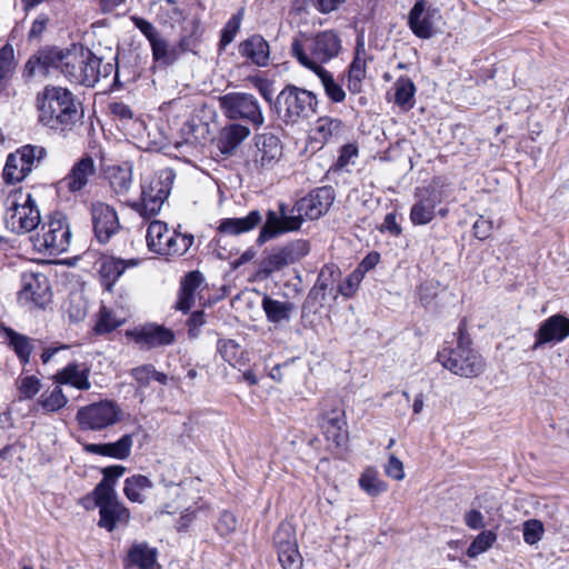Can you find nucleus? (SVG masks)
<instances>
[{
  "instance_id": "obj_1",
  "label": "nucleus",
  "mask_w": 569,
  "mask_h": 569,
  "mask_svg": "<svg viewBox=\"0 0 569 569\" xmlns=\"http://www.w3.org/2000/svg\"><path fill=\"white\" fill-rule=\"evenodd\" d=\"M290 50L302 67L317 72L326 70L322 66L340 54L342 40L335 30L299 32L292 39Z\"/></svg>"
},
{
  "instance_id": "obj_2",
  "label": "nucleus",
  "mask_w": 569,
  "mask_h": 569,
  "mask_svg": "<svg viewBox=\"0 0 569 569\" xmlns=\"http://www.w3.org/2000/svg\"><path fill=\"white\" fill-rule=\"evenodd\" d=\"M78 109L74 94L61 86H46L38 94V123L64 132L76 124Z\"/></svg>"
},
{
  "instance_id": "obj_3",
  "label": "nucleus",
  "mask_w": 569,
  "mask_h": 569,
  "mask_svg": "<svg viewBox=\"0 0 569 569\" xmlns=\"http://www.w3.org/2000/svg\"><path fill=\"white\" fill-rule=\"evenodd\" d=\"M174 180L171 170H162L141 183V196L130 207L142 218L150 219L157 216L168 199Z\"/></svg>"
},
{
  "instance_id": "obj_4",
  "label": "nucleus",
  "mask_w": 569,
  "mask_h": 569,
  "mask_svg": "<svg viewBox=\"0 0 569 569\" xmlns=\"http://www.w3.org/2000/svg\"><path fill=\"white\" fill-rule=\"evenodd\" d=\"M147 246L150 251L167 256L181 257L186 254L193 244L194 237L191 233H181L170 230L168 224L160 220L149 223L146 234Z\"/></svg>"
},
{
  "instance_id": "obj_5",
  "label": "nucleus",
  "mask_w": 569,
  "mask_h": 569,
  "mask_svg": "<svg viewBox=\"0 0 569 569\" xmlns=\"http://www.w3.org/2000/svg\"><path fill=\"white\" fill-rule=\"evenodd\" d=\"M317 97L296 86L284 87L276 99L279 117L287 123H297L316 112Z\"/></svg>"
},
{
  "instance_id": "obj_6",
  "label": "nucleus",
  "mask_w": 569,
  "mask_h": 569,
  "mask_svg": "<svg viewBox=\"0 0 569 569\" xmlns=\"http://www.w3.org/2000/svg\"><path fill=\"white\" fill-rule=\"evenodd\" d=\"M67 60L64 76L71 81L86 87H93L101 76V59L82 46L72 44Z\"/></svg>"
},
{
  "instance_id": "obj_7",
  "label": "nucleus",
  "mask_w": 569,
  "mask_h": 569,
  "mask_svg": "<svg viewBox=\"0 0 569 569\" xmlns=\"http://www.w3.org/2000/svg\"><path fill=\"white\" fill-rule=\"evenodd\" d=\"M438 360L446 369L463 378L478 377L486 368V362L481 355L462 340L453 349L439 351Z\"/></svg>"
},
{
  "instance_id": "obj_8",
  "label": "nucleus",
  "mask_w": 569,
  "mask_h": 569,
  "mask_svg": "<svg viewBox=\"0 0 569 569\" xmlns=\"http://www.w3.org/2000/svg\"><path fill=\"white\" fill-rule=\"evenodd\" d=\"M219 106L223 114L231 120H243L259 128L264 117L257 98L246 92H230L219 97Z\"/></svg>"
},
{
  "instance_id": "obj_9",
  "label": "nucleus",
  "mask_w": 569,
  "mask_h": 569,
  "mask_svg": "<svg viewBox=\"0 0 569 569\" xmlns=\"http://www.w3.org/2000/svg\"><path fill=\"white\" fill-rule=\"evenodd\" d=\"M120 407L111 400H101L77 412V420L82 430L99 431L117 423L121 418Z\"/></svg>"
},
{
  "instance_id": "obj_10",
  "label": "nucleus",
  "mask_w": 569,
  "mask_h": 569,
  "mask_svg": "<svg viewBox=\"0 0 569 569\" xmlns=\"http://www.w3.org/2000/svg\"><path fill=\"white\" fill-rule=\"evenodd\" d=\"M42 243L40 251L57 256L69 249L71 230L64 214L58 212L48 218L42 228Z\"/></svg>"
},
{
  "instance_id": "obj_11",
  "label": "nucleus",
  "mask_w": 569,
  "mask_h": 569,
  "mask_svg": "<svg viewBox=\"0 0 569 569\" xmlns=\"http://www.w3.org/2000/svg\"><path fill=\"white\" fill-rule=\"evenodd\" d=\"M273 545L278 560L283 569H300L302 556L298 550L295 527L289 522H281L273 536Z\"/></svg>"
},
{
  "instance_id": "obj_12",
  "label": "nucleus",
  "mask_w": 569,
  "mask_h": 569,
  "mask_svg": "<svg viewBox=\"0 0 569 569\" xmlns=\"http://www.w3.org/2000/svg\"><path fill=\"white\" fill-rule=\"evenodd\" d=\"M442 16L439 9L427 6L425 0H418L408 14V24L420 39H429L440 31Z\"/></svg>"
},
{
  "instance_id": "obj_13",
  "label": "nucleus",
  "mask_w": 569,
  "mask_h": 569,
  "mask_svg": "<svg viewBox=\"0 0 569 569\" xmlns=\"http://www.w3.org/2000/svg\"><path fill=\"white\" fill-rule=\"evenodd\" d=\"M335 201V191L331 187L318 188L296 202L292 213L299 218L300 224L305 219H318L323 216Z\"/></svg>"
},
{
  "instance_id": "obj_14",
  "label": "nucleus",
  "mask_w": 569,
  "mask_h": 569,
  "mask_svg": "<svg viewBox=\"0 0 569 569\" xmlns=\"http://www.w3.org/2000/svg\"><path fill=\"white\" fill-rule=\"evenodd\" d=\"M310 247L306 240H296L270 253L261 263V271L270 276L284 267L296 263L309 253Z\"/></svg>"
},
{
  "instance_id": "obj_15",
  "label": "nucleus",
  "mask_w": 569,
  "mask_h": 569,
  "mask_svg": "<svg viewBox=\"0 0 569 569\" xmlns=\"http://www.w3.org/2000/svg\"><path fill=\"white\" fill-rule=\"evenodd\" d=\"M416 201L410 210V220L415 226L430 223L435 218V209L442 201V192L435 186L417 188Z\"/></svg>"
},
{
  "instance_id": "obj_16",
  "label": "nucleus",
  "mask_w": 569,
  "mask_h": 569,
  "mask_svg": "<svg viewBox=\"0 0 569 569\" xmlns=\"http://www.w3.org/2000/svg\"><path fill=\"white\" fill-rule=\"evenodd\" d=\"M256 151L252 167L258 172L271 170L282 156V144L278 137L262 133L254 137Z\"/></svg>"
},
{
  "instance_id": "obj_17",
  "label": "nucleus",
  "mask_w": 569,
  "mask_h": 569,
  "mask_svg": "<svg viewBox=\"0 0 569 569\" xmlns=\"http://www.w3.org/2000/svg\"><path fill=\"white\" fill-rule=\"evenodd\" d=\"M90 211L93 231L98 241L101 243L108 242L120 228L117 211L102 201L92 202Z\"/></svg>"
},
{
  "instance_id": "obj_18",
  "label": "nucleus",
  "mask_w": 569,
  "mask_h": 569,
  "mask_svg": "<svg viewBox=\"0 0 569 569\" xmlns=\"http://www.w3.org/2000/svg\"><path fill=\"white\" fill-rule=\"evenodd\" d=\"M34 158V147L31 144L10 153L3 169L4 181L14 183L23 180L31 172Z\"/></svg>"
},
{
  "instance_id": "obj_19",
  "label": "nucleus",
  "mask_w": 569,
  "mask_h": 569,
  "mask_svg": "<svg viewBox=\"0 0 569 569\" xmlns=\"http://www.w3.org/2000/svg\"><path fill=\"white\" fill-rule=\"evenodd\" d=\"M300 228L299 218L295 213L288 214L287 206L279 204V212L269 211L267 220L260 231L259 240L266 241L281 232L295 231Z\"/></svg>"
},
{
  "instance_id": "obj_20",
  "label": "nucleus",
  "mask_w": 569,
  "mask_h": 569,
  "mask_svg": "<svg viewBox=\"0 0 569 569\" xmlns=\"http://www.w3.org/2000/svg\"><path fill=\"white\" fill-rule=\"evenodd\" d=\"M127 335L131 337L137 345L148 349L169 346L174 341L173 331L158 325H147L128 331Z\"/></svg>"
},
{
  "instance_id": "obj_21",
  "label": "nucleus",
  "mask_w": 569,
  "mask_h": 569,
  "mask_svg": "<svg viewBox=\"0 0 569 569\" xmlns=\"http://www.w3.org/2000/svg\"><path fill=\"white\" fill-rule=\"evenodd\" d=\"M569 337V318L553 315L546 319L536 332L533 349L549 342H561Z\"/></svg>"
},
{
  "instance_id": "obj_22",
  "label": "nucleus",
  "mask_w": 569,
  "mask_h": 569,
  "mask_svg": "<svg viewBox=\"0 0 569 569\" xmlns=\"http://www.w3.org/2000/svg\"><path fill=\"white\" fill-rule=\"evenodd\" d=\"M69 53V48L43 47L38 51V74L44 77H58L64 74V58Z\"/></svg>"
},
{
  "instance_id": "obj_23",
  "label": "nucleus",
  "mask_w": 569,
  "mask_h": 569,
  "mask_svg": "<svg viewBox=\"0 0 569 569\" xmlns=\"http://www.w3.org/2000/svg\"><path fill=\"white\" fill-rule=\"evenodd\" d=\"M139 264L138 259L123 260L116 257H102L99 262V277L103 288L111 292L114 283L128 268Z\"/></svg>"
},
{
  "instance_id": "obj_24",
  "label": "nucleus",
  "mask_w": 569,
  "mask_h": 569,
  "mask_svg": "<svg viewBox=\"0 0 569 569\" xmlns=\"http://www.w3.org/2000/svg\"><path fill=\"white\" fill-rule=\"evenodd\" d=\"M34 201L31 193H28L22 204L13 202L10 210L12 211L8 223L17 233H29L36 229V217H32Z\"/></svg>"
},
{
  "instance_id": "obj_25",
  "label": "nucleus",
  "mask_w": 569,
  "mask_h": 569,
  "mask_svg": "<svg viewBox=\"0 0 569 569\" xmlns=\"http://www.w3.org/2000/svg\"><path fill=\"white\" fill-rule=\"evenodd\" d=\"M239 54L257 67H267L270 61V47L262 36L253 34L239 43Z\"/></svg>"
},
{
  "instance_id": "obj_26",
  "label": "nucleus",
  "mask_w": 569,
  "mask_h": 569,
  "mask_svg": "<svg viewBox=\"0 0 569 569\" xmlns=\"http://www.w3.org/2000/svg\"><path fill=\"white\" fill-rule=\"evenodd\" d=\"M98 526L111 532L118 527L127 526L130 521V510L120 501L101 506L99 508Z\"/></svg>"
},
{
  "instance_id": "obj_27",
  "label": "nucleus",
  "mask_w": 569,
  "mask_h": 569,
  "mask_svg": "<svg viewBox=\"0 0 569 569\" xmlns=\"http://www.w3.org/2000/svg\"><path fill=\"white\" fill-rule=\"evenodd\" d=\"M133 438L131 435H123L116 442L87 443L83 449L88 453L110 457L118 460L127 459L131 453Z\"/></svg>"
},
{
  "instance_id": "obj_28",
  "label": "nucleus",
  "mask_w": 569,
  "mask_h": 569,
  "mask_svg": "<svg viewBox=\"0 0 569 569\" xmlns=\"http://www.w3.org/2000/svg\"><path fill=\"white\" fill-rule=\"evenodd\" d=\"M0 338L16 353L21 365L26 366L30 362L33 350L31 338L3 325H0Z\"/></svg>"
},
{
  "instance_id": "obj_29",
  "label": "nucleus",
  "mask_w": 569,
  "mask_h": 569,
  "mask_svg": "<svg viewBox=\"0 0 569 569\" xmlns=\"http://www.w3.org/2000/svg\"><path fill=\"white\" fill-rule=\"evenodd\" d=\"M320 427L328 440L340 446L346 440V421L339 408H332L322 415Z\"/></svg>"
},
{
  "instance_id": "obj_30",
  "label": "nucleus",
  "mask_w": 569,
  "mask_h": 569,
  "mask_svg": "<svg viewBox=\"0 0 569 569\" xmlns=\"http://www.w3.org/2000/svg\"><path fill=\"white\" fill-rule=\"evenodd\" d=\"M249 134L250 130L248 127L231 123L221 129L217 140V147L222 154L230 156Z\"/></svg>"
},
{
  "instance_id": "obj_31",
  "label": "nucleus",
  "mask_w": 569,
  "mask_h": 569,
  "mask_svg": "<svg viewBox=\"0 0 569 569\" xmlns=\"http://www.w3.org/2000/svg\"><path fill=\"white\" fill-rule=\"evenodd\" d=\"M203 276L199 271L189 272L182 280L180 287L177 309L188 312L196 301L197 293L203 284Z\"/></svg>"
},
{
  "instance_id": "obj_32",
  "label": "nucleus",
  "mask_w": 569,
  "mask_h": 569,
  "mask_svg": "<svg viewBox=\"0 0 569 569\" xmlns=\"http://www.w3.org/2000/svg\"><path fill=\"white\" fill-rule=\"evenodd\" d=\"M89 375L88 366L73 362L58 371L54 377L59 383L70 385L79 390H89L91 388Z\"/></svg>"
},
{
  "instance_id": "obj_33",
  "label": "nucleus",
  "mask_w": 569,
  "mask_h": 569,
  "mask_svg": "<svg viewBox=\"0 0 569 569\" xmlns=\"http://www.w3.org/2000/svg\"><path fill=\"white\" fill-rule=\"evenodd\" d=\"M106 179L110 188L117 196H124L129 192L132 186V167L124 166H109L104 170Z\"/></svg>"
},
{
  "instance_id": "obj_34",
  "label": "nucleus",
  "mask_w": 569,
  "mask_h": 569,
  "mask_svg": "<svg viewBox=\"0 0 569 569\" xmlns=\"http://www.w3.org/2000/svg\"><path fill=\"white\" fill-rule=\"evenodd\" d=\"M157 556V549L147 542H134L128 551V561L139 569H160Z\"/></svg>"
},
{
  "instance_id": "obj_35",
  "label": "nucleus",
  "mask_w": 569,
  "mask_h": 569,
  "mask_svg": "<svg viewBox=\"0 0 569 569\" xmlns=\"http://www.w3.org/2000/svg\"><path fill=\"white\" fill-rule=\"evenodd\" d=\"M186 41L182 39L178 46H170L162 37L157 38L150 43L154 61L164 66L172 64L187 50Z\"/></svg>"
},
{
  "instance_id": "obj_36",
  "label": "nucleus",
  "mask_w": 569,
  "mask_h": 569,
  "mask_svg": "<svg viewBox=\"0 0 569 569\" xmlns=\"http://www.w3.org/2000/svg\"><path fill=\"white\" fill-rule=\"evenodd\" d=\"M261 222V214L258 210H253L243 218L224 219L219 224V232L226 234H240L254 229Z\"/></svg>"
},
{
  "instance_id": "obj_37",
  "label": "nucleus",
  "mask_w": 569,
  "mask_h": 569,
  "mask_svg": "<svg viewBox=\"0 0 569 569\" xmlns=\"http://www.w3.org/2000/svg\"><path fill=\"white\" fill-rule=\"evenodd\" d=\"M261 307L266 313L267 320L272 323L288 321L292 310L295 309L292 302L280 301L267 295L262 299Z\"/></svg>"
},
{
  "instance_id": "obj_38",
  "label": "nucleus",
  "mask_w": 569,
  "mask_h": 569,
  "mask_svg": "<svg viewBox=\"0 0 569 569\" xmlns=\"http://www.w3.org/2000/svg\"><path fill=\"white\" fill-rule=\"evenodd\" d=\"M152 481L143 475H133L124 480L123 493L126 498L134 503L146 502L144 491L152 489Z\"/></svg>"
},
{
  "instance_id": "obj_39",
  "label": "nucleus",
  "mask_w": 569,
  "mask_h": 569,
  "mask_svg": "<svg viewBox=\"0 0 569 569\" xmlns=\"http://www.w3.org/2000/svg\"><path fill=\"white\" fill-rule=\"evenodd\" d=\"M342 131V121L331 117L319 118L313 128L315 139L322 142H327L331 138L339 137Z\"/></svg>"
},
{
  "instance_id": "obj_40",
  "label": "nucleus",
  "mask_w": 569,
  "mask_h": 569,
  "mask_svg": "<svg viewBox=\"0 0 569 569\" xmlns=\"http://www.w3.org/2000/svg\"><path fill=\"white\" fill-rule=\"evenodd\" d=\"M416 86L407 77H400L395 83V102L403 110H409L415 104Z\"/></svg>"
},
{
  "instance_id": "obj_41",
  "label": "nucleus",
  "mask_w": 569,
  "mask_h": 569,
  "mask_svg": "<svg viewBox=\"0 0 569 569\" xmlns=\"http://www.w3.org/2000/svg\"><path fill=\"white\" fill-rule=\"evenodd\" d=\"M367 74V63L366 59L360 57L358 53L353 58L351 64L349 66L348 70V82L347 87L348 90L357 94L361 92L362 89V81L366 78Z\"/></svg>"
},
{
  "instance_id": "obj_42",
  "label": "nucleus",
  "mask_w": 569,
  "mask_h": 569,
  "mask_svg": "<svg viewBox=\"0 0 569 569\" xmlns=\"http://www.w3.org/2000/svg\"><path fill=\"white\" fill-rule=\"evenodd\" d=\"M341 272L338 267L333 264L325 266L318 276L316 284L311 290V295H320L325 299L326 291L331 289L336 281L340 279Z\"/></svg>"
},
{
  "instance_id": "obj_43",
  "label": "nucleus",
  "mask_w": 569,
  "mask_h": 569,
  "mask_svg": "<svg viewBox=\"0 0 569 569\" xmlns=\"http://www.w3.org/2000/svg\"><path fill=\"white\" fill-rule=\"evenodd\" d=\"M359 487L369 496L378 497L387 491V483L379 478L378 471L367 468L359 478Z\"/></svg>"
},
{
  "instance_id": "obj_44",
  "label": "nucleus",
  "mask_w": 569,
  "mask_h": 569,
  "mask_svg": "<svg viewBox=\"0 0 569 569\" xmlns=\"http://www.w3.org/2000/svg\"><path fill=\"white\" fill-rule=\"evenodd\" d=\"M94 174V160L90 156H84L73 164L64 180H74L76 182H83L87 184Z\"/></svg>"
},
{
  "instance_id": "obj_45",
  "label": "nucleus",
  "mask_w": 569,
  "mask_h": 569,
  "mask_svg": "<svg viewBox=\"0 0 569 569\" xmlns=\"http://www.w3.org/2000/svg\"><path fill=\"white\" fill-rule=\"evenodd\" d=\"M218 350L221 357L232 367H240L246 363L244 351L233 340H220Z\"/></svg>"
},
{
  "instance_id": "obj_46",
  "label": "nucleus",
  "mask_w": 569,
  "mask_h": 569,
  "mask_svg": "<svg viewBox=\"0 0 569 569\" xmlns=\"http://www.w3.org/2000/svg\"><path fill=\"white\" fill-rule=\"evenodd\" d=\"M123 323L124 318L118 317L112 310L103 306L99 311L94 330L97 333H108Z\"/></svg>"
},
{
  "instance_id": "obj_47",
  "label": "nucleus",
  "mask_w": 569,
  "mask_h": 569,
  "mask_svg": "<svg viewBox=\"0 0 569 569\" xmlns=\"http://www.w3.org/2000/svg\"><path fill=\"white\" fill-rule=\"evenodd\" d=\"M325 88V91L329 99L333 102H342L346 98V92L342 87L336 82L332 74L327 70H320L315 72Z\"/></svg>"
},
{
  "instance_id": "obj_48",
  "label": "nucleus",
  "mask_w": 569,
  "mask_h": 569,
  "mask_svg": "<svg viewBox=\"0 0 569 569\" xmlns=\"http://www.w3.org/2000/svg\"><path fill=\"white\" fill-rule=\"evenodd\" d=\"M243 17L244 9L241 8L237 11V13L232 14V17L227 21L221 31L220 47L226 48L233 41L234 37L240 30Z\"/></svg>"
},
{
  "instance_id": "obj_49",
  "label": "nucleus",
  "mask_w": 569,
  "mask_h": 569,
  "mask_svg": "<svg viewBox=\"0 0 569 569\" xmlns=\"http://www.w3.org/2000/svg\"><path fill=\"white\" fill-rule=\"evenodd\" d=\"M497 536L492 531L480 532L467 549L469 558H476L480 553L487 551L496 541Z\"/></svg>"
},
{
  "instance_id": "obj_50",
  "label": "nucleus",
  "mask_w": 569,
  "mask_h": 569,
  "mask_svg": "<svg viewBox=\"0 0 569 569\" xmlns=\"http://www.w3.org/2000/svg\"><path fill=\"white\" fill-rule=\"evenodd\" d=\"M88 303L81 295H71L69 298L67 313L72 322H80L87 317Z\"/></svg>"
},
{
  "instance_id": "obj_51",
  "label": "nucleus",
  "mask_w": 569,
  "mask_h": 569,
  "mask_svg": "<svg viewBox=\"0 0 569 569\" xmlns=\"http://www.w3.org/2000/svg\"><path fill=\"white\" fill-rule=\"evenodd\" d=\"M13 48L6 44L0 49V91L4 89L6 80L13 70Z\"/></svg>"
},
{
  "instance_id": "obj_52",
  "label": "nucleus",
  "mask_w": 569,
  "mask_h": 569,
  "mask_svg": "<svg viewBox=\"0 0 569 569\" xmlns=\"http://www.w3.org/2000/svg\"><path fill=\"white\" fill-rule=\"evenodd\" d=\"M36 272H24L21 274V289L18 292V301L21 305L30 303L34 300Z\"/></svg>"
},
{
  "instance_id": "obj_53",
  "label": "nucleus",
  "mask_w": 569,
  "mask_h": 569,
  "mask_svg": "<svg viewBox=\"0 0 569 569\" xmlns=\"http://www.w3.org/2000/svg\"><path fill=\"white\" fill-rule=\"evenodd\" d=\"M67 397L59 387H56L49 395H42L41 407L47 412H53L66 406Z\"/></svg>"
},
{
  "instance_id": "obj_54",
  "label": "nucleus",
  "mask_w": 569,
  "mask_h": 569,
  "mask_svg": "<svg viewBox=\"0 0 569 569\" xmlns=\"http://www.w3.org/2000/svg\"><path fill=\"white\" fill-rule=\"evenodd\" d=\"M92 496L98 508L119 500L114 487L102 481L96 486Z\"/></svg>"
},
{
  "instance_id": "obj_55",
  "label": "nucleus",
  "mask_w": 569,
  "mask_h": 569,
  "mask_svg": "<svg viewBox=\"0 0 569 569\" xmlns=\"http://www.w3.org/2000/svg\"><path fill=\"white\" fill-rule=\"evenodd\" d=\"M543 531L541 521L536 519L528 520L523 523V540L529 545H535L541 540Z\"/></svg>"
},
{
  "instance_id": "obj_56",
  "label": "nucleus",
  "mask_w": 569,
  "mask_h": 569,
  "mask_svg": "<svg viewBox=\"0 0 569 569\" xmlns=\"http://www.w3.org/2000/svg\"><path fill=\"white\" fill-rule=\"evenodd\" d=\"M362 278L363 271L360 269H356L346 278V280L342 283L339 284L338 292L345 297L353 296Z\"/></svg>"
},
{
  "instance_id": "obj_57",
  "label": "nucleus",
  "mask_w": 569,
  "mask_h": 569,
  "mask_svg": "<svg viewBox=\"0 0 569 569\" xmlns=\"http://www.w3.org/2000/svg\"><path fill=\"white\" fill-rule=\"evenodd\" d=\"M358 153H359V149L356 143L345 144L340 150V154L337 159L336 166L339 169H343V168L348 167L349 164H353L355 159L358 157Z\"/></svg>"
},
{
  "instance_id": "obj_58",
  "label": "nucleus",
  "mask_w": 569,
  "mask_h": 569,
  "mask_svg": "<svg viewBox=\"0 0 569 569\" xmlns=\"http://www.w3.org/2000/svg\"><path fill=\"white\" fill-rule=\"evenodd\" d=\"M52 289L47 277L38 274V308H46L52 302Z\"/></svg>"
},
{
  "instance_id": "obj_59",
  "label": "nucleus",
  "mask_w": 569,
  "mask_h": 569,
  "mask_svg": "<svg viewBox=\"0 0 569 569\" xmlns=\"http://www.w3.org/2000/svg\"><path fill=\"white\" fill-rule=\"evenodd\" d=\"M385 472L388 477L397 481L403 480L406 476L402 461L395 455L389 456L388 463L385 467Z\"/></svg>"
},
{
  "instance_id": "obj_60",
  "label": "nucleus",
  "mask_w": 569,
  "mask_h": 569,
  "mask_svg": "<svg viewBox=\"0 0 569 569\" xmlns=\"http://www.w3.org/2000/svg\"><path fill=\"white\" fill-rule=\"evenodd\" d=\"M18 389L20 399H31L36 395V377L20 376L18 379Z\"/></svg>"
},
{
  "instance_id": "obj_61",
  "label": "nucleus",
  "mask_w": 569,
  "mask_h": 569,
  "mask_svg": "<svg viewBox=\"0 0 569 569\" xmlns=\"http://www.w3.org/2000/svg\"><path fill=\"white\" fill-rule=\"evenodd\" d=\"M126 470V467L120 465L106 467L102 469L103 478L101 481L114 487L116 482L124 475Z\"/></svg>"
},
{
  "instance_id": "obj_62",
  "label": "nucleus",
  "mask_w": 569,
  "mask_h": 569,
  "mask_svg": "<svg viewBox=\"0 0 569 569\" xmlns=\"http://www.w3.org/2000/svg\"><path fill=\"white\" fill-rule=\"evenodd\" d=\"M203 126H198L194 121H187L181 131L184 136V141L187 143H197L200 140V131H203Z\"/></svg>"
},
{
  "instance_id": "obj_63",
  "label": "nucleus",
  "mask_w": 569,
  "mask_h": 569,
  "mask_svg": "<svg viewBox=\"0 0 569 569\" xmlns=\"http://www.w3.org/2000/svg\"><path fill=\"white\" fill-rule=\"evenodd\" d=\"M492 229V222L483 217L478 218L473 223V233L480 240L489 238Z\"/></svg>"
},
{
  "instance_id": "obj_64",
  "label": "nucleus",
  "mask_w": 569,
  "mask_h": 569,
  "mask_svg": "<svg viewBox=\"0 0 569 569\" xmlns=\"http://www.w3.org/2000/svg\"><path fill=\"white\" fill-rule=\"evenodd\" d=\"M134 26L143 33V36L151 43L157 38H159V33L152 23L142 19V18H133Z\"/></svg>"
}]
</instances>
